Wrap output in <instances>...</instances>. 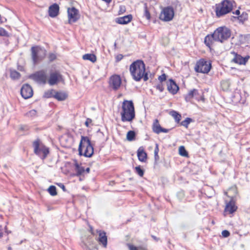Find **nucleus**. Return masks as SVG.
<instances>
[{
	"label": "nucleus",
	"instance_id": "nucleus-1",
	"mask_svg": "<svg viewBox=\"0 0 250 250\" xmlns=\"http://www.w3.org/2000/svg\"><path fill=\"white\" fill-rule=\"evenodd\" d=\"M129 70L133 79L140 81L143 79L144 81L148 80L147 73L146 72L145 64L142 60H137L130 65Z\"/></svg>",
	"mask_w": 250,
	"mask_h": 250
},
{
	"label": "nucleus",
	"instance_id": "nucleus-2",
	"mask_svg": "<svg viewBox=\"0 0 250 250\" xmlns=\"http://www.w3.org/2000/svg\"><path fill=\"white\" fill-rule=\"evenodd\" d=\"M123 122H131L135 117L134 106L132 101L124 100L121 112Z\"/></svg>",
	"mask_w": 250,
	"mask_h": 250
},
{
	"label": "nucleus",
	"instance_id": "nucleus-3",
	"mask_svg": "<svg viewBox=\"0 0 250 250\" xmlns=\"http://www.w3.org/2000/svg\"><path fill=\"white\" fill-rule=\"evenodd\" d=\"M78 151L80 155L91 157L94 153V148L88 137L81 136Z\"/></svg>",
	"mask_w": 250,
	"mask_h": 250
},
{
	"label": "nucleus",
	"instance_id": "nucleus-4",
	"mask_svg": "<svg viewBox=\"0 0 250 250\" xmlns=\"http://www.w3.org/2000/svg\"><path fill=\"white\" fill-rule=\"evenodd\" d=\"M235 3L233 0H224L216 5L215 12L217 17H220L229 13L232 9Z\"/></svg>",
	"mask_w": 250,
	"mask_h": 250
},
{
	"label": "nucleus",
	"instance_id": "nucleus-5",
	"mask_svg": "<svg viewBox=\"0 0 250 250\" xmlns=\"http://www.w3.org/2000/svg\"><path fill=\"white\" fill-rule=\"evenodd\" d=\"M34 152L42 160L45 159L49 153V148L45 146L39 139H37L33 143Z\"/></svg>",
	"mask_w": 250,
	"mask_h": 250
},
{
	"label": "nucleus",
	"instance_id": "nucleus-6",
	"mask_svg": "<svg viewBox=\"0 0 250 250\" xmlns=\"http://www.w3.org/2000/svg\"><path fill=\"white\" fill-rule=\"evenodd\" d=\"M31 51V59L34 65L43 60L46 56V50L39 46L32 47Z\"/></svg>",
	"mask_w": 250,
	"mask_h": 250
},
{
	"label": "nucleus",
	"instance_id": "nucleus-7",
	"mask_svg": "<svg viewBox=\"0 0 250 250\" xmlns=\"http://www.w3.org/2000/svg\"><path fill=\"white\" fill-rule=\"evenodd\" d=\"M213 33L215 39L217 42L221 43L228 40L231 35L230 30L225 26L217 28Z\"/></svg>",
	"mask_w": 250,
	"mask_h": 250
},
{
	"label": "nucleus",
	"instance_id": "nucleus-8",
	"mask_svg": "<svg viewBox=\"0 0 250 250\" xmlns=\"http://www.w3.org/2000/svg\"><path fill=\"white\" fill-rule=\"evenodd\" d=\"M211 67V63L202 59L196 62L194 69L196 72L208 73L210 71Z\"/></svg>",
	"mask_w": 250,
	"mask_h": 250
},
{
	"label": "nucleus",
	"instance_id": "nucleus-9",
	"mask_svg": "<svg viewBox=\"0 0 250 250\" xmlns=\"http://www.w3.org/2000/svg\"><path fill=\"white\" fill-rule=\"evenodd\" d=\"M174 11L172 7L168 6L162 9L159 19L164 21H171L174 17Z\"/></svg>",
	"mask_w": 250,
	"mask_h": 250
},
{
	"label": "nucleus",
	"instance_id": "nucleus-10",
	"mask_svg": "<svg viewBox=\"0 0 250 250\" xmlns=\"http://www.w3.org/2000/svg\"><path fill=\"white\" fill-rule=\"evenodd\" d=\"M47 74L44 70H41L31 74L29 78L40 84H45L47 81Z\"/></svg>",
	"mask_w": 250,
	"mask_h": 250
},
{
	"label": "nucleus",
	"instance_id": "nucleus-11",
	"mask_svg": "<svg viewBox=\"0 0 250 250\" xmlns=\"http://www.w3.org/2000/svg\"><path fill=\"white\" fill-rule=\"evenodd\" d=\"M68 22L70 24L76 22L80 18L79 11L75 7L67 9Z\"/></svg>",
	"mask_w": 250,
	"mask_h": 250
},
{
	"label": "nucleus",
	"instance_id": "nucleus-12",
	"mask_svg": "<svg viewBox=\"0 0 250 250\" xmlns=\"http://www.w3.org/2000/svg\"><path fill=\"white\" fill-rule=\"evenodd\" d=\"M121 83V79L119 75H113L109 80V85L114 90H117L120 88Z\"/></svg>",
	"mask_w": 250,
	"mask_h": 250
},
{
	"label": "nucleus",
	"instance_id": "nucleus-13",
	"mask_svg": "<svg viewBox=\"0 0 250 250\" xmlns=\"http://www.w3.org/2000/svg\"><path fill=\"white\" fill-rule=\"evenodd\" d=\"M21 94L22 97L25 99L31 97L33 94L32 87L28 84H24L21 89Z\"/></svg>",
	"mask_w": 250,
	"mask_h": 250
},
{
	"label": "nucleus",
	"instance_id": "nucleus-14",
	"mask_svg": "<svg viewBox=\"0 0 250 250\" xmlns=\"http://www.w3.org/2000/svg\"><path fill=\"white\" fill-rule=\"evenodd\" d=\"M62 79V76L59 72H52L50 74V77L48 79V83L50 85H53L57 83Z\"/></svg>",
	"mask_w": 250,
	"mask_h": 250
},
{
	"label": "nucleus",
	"instance_id": "nucleus-15",
	"mask_svg": "<svg viewBox=\"0 0 250 250\" xmlns=\"http://www.w3.org/2000/svg\"><path fill=\"white\" fill-rule=\"evenodd\" d=\"M166 83L167 90L173 95L176 94L179 88L176 83L172 79H170Z\"/></svg>",
	"mask_w": 250,
	"mask_h": 250
},
{
	"label": "nucleus",
	"instance_id": "nucleus-16",
	"mask_svg": "<svg viewBox=\"0 0 250 250\" xmlns=\"http://www.w3.org/2000/svg\"><path fill=\"white\" fill-rule=\"evenodd\" d=\"M215 42H217L215 39L214 33L207 35L204 39V43L209 49L214 45Z\"/></svg>",
	"mask_w": 250,
	"mask_h": 250
},
{
	"label": "nucleus",
	"instance_id": "nucleus-17",
	"mask_svg": "<svg viewBox=\"0 0 250 250\" xmlns=\"http://www.w3.org/2000/svg\"><path fill=\"white\" fill-rule=\"evenodd\" d=\"M167 77V76L166 74L163 73L158 78L160 83H157V89L159 90L161 92H162L165 89V83H166Z\"/></svg>",
	"mask_w": 250,
	"mask_h": 250
},
{
	"label": "nucleus",
	"instance_id": "nucleus-18",
	"mask_svg": "<svg viewBox=\"0 0 250 250\" xmlns=\"http://www.w3.org/2000/svg\"><path fill=\"white\" fill-rule=\"evenodd\" d=\"M234 54V57L233 59V61L236 63L239 64H245L248 61L249 56L243 58L241 55H238L235 52L233 53Z\"/></svg>",
	"mask_w": 250,
	"mask_h": 250
},
{
	"label": "nucleus",
	"instance_id": "nucleus-19",
	"mask_svg": "<svg viewBox=\"0 0 250 250\" xmlns=\"http://www.w3.org/2000/svg\"><path fill=\"white\" fill-rule=\"evenodd\" d=\"M98 232L99 235L98 241L100 244H102L104 248L106 247L107 237L105 232L101 230L98 231Z\"/></svg>",
	"mask_w": 250,
	"mask_h": 250
},
{
	"label": "nucleus",
	"instance_id": "nucleus-20",
	"mask_svg": "<svg viewBox=\"0 0 250 250\" xmlns=\"http://www.w3.org/2000/svg\"><path fill=\"white\" fill-rule=\"evenodd\" d=\"M59 6L56 4L54 3L51 5L49 8V15L52 18L56 17L59 14Z\"/></svg>",
	"mask_w": 250,
	"mask_h": 250
},
{
	"label": "nucleus",
	"instance_id": "nucleus-21",
	"mask_svg": "<svg viewBox=\"0 0 250 250\" xmlns=\"http://www.w3.org/2000/svg\"><path fill=\"white\" fill-rule=\"evenodd\" d=\"M198 90L196 89H193L190 90L188 93L185 96V100L187 102H189L193 98L197 99V96L198 95Z\"/></svg>",
	"mask_w": 250,
	"mask_h": 250
},
{
	"label": "nucleus",
	"instance_id": "nucleus-22",
	"mask_svg": "<svg viewBox=\"0 0 250 250\" xmlns=\"http://www.w3.org/2000/svg\"><path fill=\"white\" fill-rule=\"evenodd\" d=\"M132 19V15H128L123 17L117 18L116 19V22L120 24H126L129 22L131 21Z\"/></svg>",
	"mask_w": 250,
	"mask_h": 250
},
{
	"label": "nucleus",
	"instance_id": "nucleus-23",
	"mask_svg": "<svg viewBox=\"0 0 250 250\" xmlns=\"http://www.w3.org/2000/svg\"><path fill=\"white\" fill-rule=\"evenodd\" d=\"M137 156L139 161L145 162L146 160L147 155L143 147H140L137 151Z\"/></svg>",
	"mask_w": 250,
	"mask_h": 250
},
{
	"label": "nucleus",
	"instance_id": "nucleus-24",
	"mask_svg": "<svg viewBox=\"0 0 250 250\" xmlns=\"http://www.w3.org/2000/svg\"><path fill=\"white\" fill-rule=\"evenodd\" d=\"M236 209L237 207L235 206L234 203L231 201L227 204L225 211L232 214L236 211Z\"/></svg>",
	"mask_w": 250,
	"mask_h": 250
},
{
	"label": "nucleus",
	"instance_id": "nucleus-25",
	"mask_svg": "<svg viewBox=\"0 0 250 250\" xmlns=\"http://www.w3.org/2000/svg\"><path fill=\"white\" fill-rule=\"evenodd\" d=\"M84 60H88L92 62H95L97 60L96 56L93 54H86L83 56Z\"/></svg>",
	"mask_w": 250,
	"mask_h": 250
},
{
	"label": "nucleus",
	"instance_id": "nucleus-26",
	"mask_svg": "<svg viewBox=\"0 0 250 250\" xmlns=\"http://www.w3.org/2000/svg\"><path fill=\"white\" fill-rule=\"evenodd\" d=\"M54 97L59 101H63L66 98L67 95L64 93L55 92Z\"/></svg>",
	"mask_w": 250,
	"mask_h": 250
},
{
	"label": "nucleus",
	"instance_id": "nucleus-27",
	"mask_svg": "<svg viewBox=\"0 0 250 250\" xmlns=\"http://www.w3.org/2000/svg\"><path fill=\"white\" fill-rule=\"evenodd\" d=\"M170 115L173 117L176 122L179 123L181 118L180 114L175 110H172L170 112Z\"/></svg>",
	"mask_w": 250,
	"mask_h": 250
},
{
	"label": "nucleus",
	"instance_id": "nucleus-28",
	"mask_svg": "<svg viewBox=\"0 0 250 250\" xmlns=\"http://www.w3.org/2000/svg\"><path fill=\"white\" fill-rule=\"evenodd\" d=\"M75 171L76 172V175L77 176H80L82 175L85 171L84 167L80 166L78 164H75Z\"/></svg>",
	"mask_w": 250,
	"mask_h": 250
},
{
	"label": "nucleus",
	"instance_id": "nucleus-29",
	"mask_svg": "<svg viewBox=\"0 0 250 250\" xmlns=\"http://www.w3.org/2000/svg\"><path fill=\"white\" fill-rule=\"evenodd\" d=\"M230 85L229 80H223L221 82V85L223 90H227L229 89Z\"/></svg>",
	"mask_w": 250,
	"mask_h": 250
},
{
	"label": "nucleus",
	"instance_id": "nucleus-30",
	"mask_svg": "<svg viewBox=\"0 0 250 250\" xmlns=\"http://www.w3.org/2000/svg\"><path fill=\"white\" fill-rule=\"evenodd\" d=\"M21 77V74L18 71L13 70H11L10 72V77L13 80H18Z\"/></svg>",
	"mask_w": 250,
	"mask_h": 250
},
{
	"label": "nucleus",
	"instance_id": "nucleus-31",
	"mask_svg": "<svg viewBox=\"0 0 250 250\" xmlns=\"http://www.w3.org/2000/svg\"><path fill=\"white\" fill-rule=\"evenodd\" d=\"M135 133L134 131H129L126 135L127 140L129 141H132L135 139Z\"/></svg>",
	"mask_w": 250,
	"mask_h": 250
},
{
	"label": "nucleus",
	"instance_id": "nucleus-32",
	"mask_svg": "<svg viewBox=\"0 0 250 250\" xmlns=\"http://www.w3.org/2000/svg\"><path fill=\"white\" fill-rule=\"evenodd\" d=\"M179 153L181 156L187 157L188 156V153L186 150L185 147L183 146H180L179 148Z\"/></svg>",
	"mask_w": 250,
	"mask_h": 250
},
{
	"label": "nucleus",
	"instance_id": "nucleus-33",
	"mask_svg": "<svg viewBox=\"0 0 250 250\" xmlns=\"http://www.w3.org/2000/svg\"><path fill=\"white\" fill-rule=\"evenodd\" d=\"M47 191L51 196H55L57 194L56 188L54 186H50L47 189Z\"/></svg>",
	"mask_w": 250,
	"mask_h": 250
},
{
	"label": "nucleus",
	"instance_id": "nucleus-34",
	"mask_svg": "<svg viewBox=\"0 0 250 250\" xmlns=\"http://www.w3.org/2000/svg\"><path fill=\"white\" fill-rule=\"evenodd\" d=\"M171 129H166L163 128L159 124H157V132L159 134L161 132L168 133Z\"/></svg>",
	"mask_w": 250,
	"mask_h": 250
},
{
	"label": "nucleus",
	"instance_id": "nucleus-35",
	"mask_svg": "<svg viewBox=\"0 0 250 250\" xmlns=\"http://www.w3.org/2000/svg\"><path fill=\"white\" fill-rule=\"evenodd\" d=\"M192 121V119L187 118L185 120L183 121L181 123V125L188 128V125Z\"/></svg>",
	"mask_w": 250,
	"mask_h": 250
},
{
	"label": "nucleus",
	"instance_id": "nucleus-36",
	"mask_svg": "<svg viewBox=\"0 0 250 250\" xmlns=\"http://www.w3.org/2000/svg\"><path fill=\"white\" fill-rule=\"evenodd\" d=\"M55 91L53 89L44 92L43 96L46 98H49L52 97H54V93H55Z\"/></svg>",
	"mask_w": 250,
	"mask_h": 250
},
{
	"label": "nucleus",
	"instance_id": "nucleus-37",
	"mask_svg": "<svg viewBox=\"0 0 250 250\" xmlns=\"http://www.w3.org/2000/svg\"><path fill=\"white\" fill-rule=\"evenodd\" d=\"M26 115L28 117L34 118L37 116V111L32 109L27 112Z\"/></svg>",
	"mask_w": 250,
	"mask_h": 250
},
{
	"label": "nucleus",
	"instance_id": "nucleus-38",
	"mask_svg": "<svg viewBox=\"0 0 250 250\" xmlns=\"http://www.w3.org/2000/svg\"><path fill=\"white\" fill-rule=\"evenodd\" d=\"M136 173H137L140 176L142 177L144 175V171L141 168L140 166H138L135 167Z\"/></svg>",
	"mask_w": 250,
	"mask_h": 250
},
{
	"label": "nucleus",
	"instance_id": "nucleus-39",
	"mask_svg": "<svg viewBox=\"0 0 250 250\" xmlns=\"http://www.w3.org/2000/svg\"><path fill=\"white\" fill-rule=\"evenodd\" d=\"M0 36L8 37V32L3 28L0 27Z\"/></svg>",
	"mask_w": 250,
	"mask_h": 250
},
{
	"label": "nucleus",
	"instance_id": "nucleus-40",
	"mask_svg": "<svg viewBox=\"0 0 250 250\" xmlns=\"http://www.w3.org/2000/svg\"><path fill=\"white\" fill-rule=\"evenodd\" d=\"M144 15L147 20H149L150 19V14L146 8V4H145V11Z\"/></svg>",
	"mask_w": 250,
	"mask_h": 250
},
{
	"label": "nucleus",
	"instance_id": "nucleus-41",
	"mask_svg": "<svg viewBox=\"0 0 250 250\" xmlns=\"http://www.w3.org/2000/svg\"><path fill=\"white\" fill-rule=\"evenodd\" d=\"M48 58L50 62H52L56 59V56L54 53H50L49 55Z\"/></svg>",
	"mask_w": 250,
	"mask_h": 250
},
{
	"label": "nucleus",
	"instance_id": "nucleus-42",
	"mask_svg": "<svg viewBox=\"0 0 250 250\" xmlns=\"http://www.w3.org/2000/svg\"><path fill=\"white\" fill-rule=\"evenodd\" d=\"M222 235L224 237L226 238L229 236L230 233L227 230H224L222 232Z\"/></svg>",
	"mask_w": 250,
	"mask_h": 250
},
{
	"label": "nucleus",
	"instance_id": "nucleus-43",
	"mask_svg": "<svg viewBox=\"0 0 250 250\" xmlns=\"http://www.w3.org/2000/svg\"><path fill=\"white\" fill-rule=\"evenodd\" d=\"M92 244H93L92 241H90V240L87 242L84 243V245L85 248H86L89 250L90 249V246H91Z\"/></svg>",
	"mask_w": 250,
	"mask_h": 250
},
{
	"label": "nucleus",
	"instance_id": "nucleus-44",
	"mask_svg": "<svg viewBox=\"0 0 250 250\" xmlns=\"http://www.w3.org/2000/svg\"><path fill=\"white\" fill-rule=\"evenodd\" d=\"M238 18L240 21H245L246 19H247V14H243L242 15H241V16H239Z\"/></svg>",
	"mask_w": 250,
	"mask_h": 250
},
{
	"label": "nucleus",
	"instance_id": "nucleus-45",
	"mask_svg": "<svg viewBox=\"0 0 250 250\" xmlns=\"http://www.w3.org/2000/svg\"><path fill=\"white\" fill-rule=\"evenodd\" d=\"M152 129L153 132L156 133V119L153 121Z\"/></svg>",
	"mask_w": 250,
	"mask_h": 250
},
{
	"label": "nucleus",
	"instance_id": "nucleus-46",
	"mask_svg": "<svg viewBox=\"0 0 250 250\" xmlns=\"http://www.w3.org/2000/svg\"><path fill=\"white\" fill-rule=\"evenodd\" d=\"M92 123V120L89 118H87L85 122V125L87 126H89V124Z\"/></svg>",
	"mask_w": 250,
	"mask_h": 250
},
{
	"label": "nucleus",
	"instance_id": "nucleus-47",
	"mask_svg": "<svg viewBox=\"0 0 250 250\" xmlns=\"http://www.w3.org/2000/svg\"><path fill=\"white\" fill-rule=\"evenodd\" d=\"M128 247H129V250H138L136 247L132 245H129Z\"/></svg>",
	"mask_w": 250,
	"mask_h": 250
},
{
	"label": "nucleus",
	"instance_id": "nucleus-48",
	"mask_svg": "<svg viewBox=\"0 0 250 250\" xmlns=\"http://www.w3.org/2000/svg\"><path fill=\"white\" fill-rule=\"evenodd\" d=\"M123 58V56L121 54H119L116 57V60L117 61H121Z\"/></svg>",
	"mask_w": 250,
	"mask_h": 250
},
{
	"label": "nucleus",
	"instance_id": "nucleus-49",
	"mask_svg": "<svg viewBox=\"0 0 250 250\" xmlns=\"http://www.w3.org/2000/svg\"><path fill=\"white\" fill-rule=\"evenodd\" d=\"M60 187H61L62 188V189L64 191H65L66 190V189H65V186L62 183H60L58 185Z\"/></svg>",
	"mask_w": 250,
	"mask_h": 250
},
{
	"label": "nucleus",
	"instance_id": "nucleus-50",
	"mask_svg": "<svg viewBox=\"0 0 250 250\" xmlns=\"http://www.w3.org/2000/svg\"><path fill=\"white\" fill-rule=\"evenodd\" d=\"M154 154L155 161H156V146H155V147L154 149Z\"/></svg>",
	"mask_w": 250,
	"mask_h": 250
},
{
	"label": "nucleus",
	"instance_id": "nucleus-51",
	"mask_svg": "<svg viewBox=\"0 0 250 250\" xmlns=\"http://www.w3.org/2000/svg\"><path fill=\"white\" fill-rule=\"evenodd\" d=\"M234 14L237 15H239L240 14V12L239 10H237L234 13H233Z\"/></svg>",
	"mask_w": 250,
	"mask_h": 250
},
{
	"label": "nucleus",
	"instance_id": "nucleus-52",
	"mask_svg": "<svg viewBox=\"0 0 250 250\" xmlns=\"http://www.w3.org/2000/svg\"><path fill=\"white\" fill-rule=\"evenodd\" d=\"M85 171L87 172V173H89V171H90V168L89 167H87L86 168V169L85 170Z\"/></svg>",
	"mask_w": 250,
	"mask_h": 250
},
{
	"label": "nucleus",
	"instance_id": "nucleus-53",
	"mask_svg": "<svg viewBox=\"0 0 250 250\" xmlns=\"http://www.w3.org/2000/svg\"><path fill=\"white\" fill-rule=\"evenodd\" d=\"M0 228H1V227H0ZM2 235H3V233H2V232H1V229H0V238L2 237Z\"/></svg>",
	"mask_w": 250,
	"mask_h": 250
},
{
	"label": "nucleus",
	"instance_id": "nucleus-54",
	"mask_svg": "<svg viewBox=\"0 0 250 250\" xmlns=\"http://www.w3.org/2000/svg\"><path fill=\"white\" fill-rule=\"evenodd\" d=\"M24 127H26V126H24V127H23V126H21V130H24V129H25Z\"/></svg>",
	"mask_w": 250,
	"mask_h": 250
},
{
	"label": "nucleus",
	"instance_id": "nucleus-55",
	"mask_svg": "<svg viewBox=\"0 0 250 250\" xmlns=\"http://www.w3.org/2000/svg\"><path fill=\"white\" fill-rule=\"evenodd\" d=\"M152 237H153V238H154V239H156V237L155 236H152Z\"/></svg>",
	"mask_w": 250,
	"mask_h": 250
},
{
	"label": "nucleus",
	"instance_id": "nucleus-56",
	"mask_svg": "<svg viewBox=\"0 0 250 250\" xmlns=\"http://www.w3.org/2000/svg\"><path fill=\"white\" fill-rule=\"evenodd\" d=\"M114 46H115V47H116V42H115V43H114Z\"/></svg>",
	"mask_w": 250,
	"mask_h": 250
},
{
	"label": "nucleus",
	"instance_id": "nucleus-57",
	"mask_svg": "<svg viewBox=\"0 0 250 250\" xmlns=\"http://www.w3.org/2000/svg\"><path fill=\"white\" fill-rule=\"evenodd\" d=\"M8 250H11V248H9Z\"/></svg>",
	"mask_w": 250,
	"mask_h": 250
},
{
	"label": "nucleus",
	"instance_id": "nucleus-58",
	"mask_svg": "<svg viewBox=\"0 0 250 250\" xmlns=\"http://www.w3.org/2000/svg\"><path fill=\"white\" fill-rule=\"evenodd\" d=\"M157 150H158V147H157Z\"/></svg>",
	"mask_w": 250,
	"mask_h": 250
}]
</instances>
